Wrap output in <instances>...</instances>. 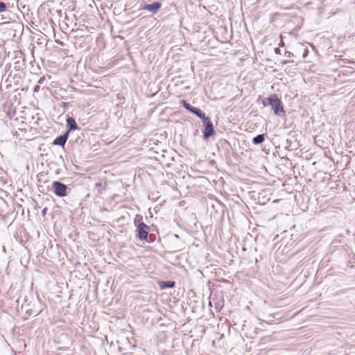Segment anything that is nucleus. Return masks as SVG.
<instances>
[{
    "mask_svg": "<svg viewBox=\"0 0 355 355\" xmlns=\"http://www.w3.org/2000/svg\"><path fill=\"white\" fill-rule=\"evenodd\" d=\"M67 102L59 101L55 104L51 114L57 123L62 124L67 123V115L64 114L66 111Z\"/></svg>",
    "mask_w": 355,
    "mask_h": 355,
    "instance_id": "f257e3e1",
    "label": "nucleus"
},
{
    "mask_svg": "<svg viewBox=\"0 0 355 355\" xmlns=\"http://www.w3.org/2000/svg\"><path fill=\"white\" fill-rule=\"evenodd\" d=\"M268 105L271 107L275 115L279 116H285L286 112L280 98H278L277 94L270 95L268 98Z\"/></svg>",
    "mask_w": 355,
    "mask_h": 355,
    "instance_id": "f03ea898",
    "label": "nucleus"
},
{
    "mask_svg": "<svg viewBox=\"0 0 355 355\" xmlns=\"http://www.w3.org/2000/svg\"><path fill=\"white\" fill-rule=\"evenodd\" d=\"M52 189L54 193L59 197L67 196V186L59 181L53 182Z\"/></svg>",
    "mask_w": 355,
    "mask_h": 355,
    "instance_id": "7ed1b4c3",
    "label": "nucleus"
},
{
    "mask_svg": "<svg viewBox=\"0 0 355 355\" xmlns=\"http://www.w3.org/2000/svg\"><path fill=\"white\" fill-rule=\"evenodd\" d=\"M181 104L183 105V107L185 109H187V110L190 111L191 112L195 114L199 118H200L202 120V121L208 118L205 116V114L203 113L200 109L191 106L190 104L187 103L186 101L182 100L181 101Z\"/></svg>",
    "mask_w": 355,
    "mask_h": 355,
    "instance_id": "20e7f679",
    "label": "nucleus"
},
{
    "mask_svg": "<svg viewBox=\"0 0 355 355\" xmlns=\"http://www.w3.org/2000/svg\"><path fill=\"white\" fill-rule=\"evenodd\" d=\"M203 124L205 126V129L203 130V136L205 138L207 139L211 136H213L215 134L214 125L212 124V122L209 119V118H207L205 121H203Z\"/></svg>",
    "mask_w": 355,
    "mask_h": 355,
    "instance_id": "39448f33",
    "label": "nucleus"
},
{
    "mask_svg": "<svg viewBox=\"0 0 355 355\" xmlns=\"http://www.w3.org/2000/svg\"><path fill=\"white\" fill-rule=\"evenodd\" d=\"M149 227L144 223H141L137 227V236L140 240H146L148 238Z\"/></svg>",
    "mask_w": 355,
    "mask_h": 355,
    "instance_id": "423d86ee",
    "label": "nucleus"
},
{
    "mask_svg": "<svg viewBox=\"0 0 355 355\" xmlns=\"http://www.w3.org/2000/svg\"><path fill=\"white\" fill-rule=\"evenodd\" d=\"M67 142V130H65L61 135L57 137L53 141V145L64 146Z\"/></svg>",
    "mask_w": 355,
    "mask_h": 355,
    "instance_id": "0eeeda50",
    "label": "nucleus"
},
{
    "mask_svg": "<svg viewBox=\"0 0 355 355\" xmlns=\"http://www.w3.org/2000/svg\"><path fill=\"white\" fill-rule=\"evenodd\" d=\"M161 6H162L161 3L155 2L152 4L146 5L144 7V9L150 11V12H153V13H156L159 10V9L161 8Z\"/></svg>",
    "mask_w": 355,
    "mask_h": 355,
    "instance_id": "6e6552de",
    "label": "nucleus"
},
{
    "mask_svg": "<svg viewBox=\"0 0 355 355\" xmlns=\"http://www.w3.org/2000/svg\"><path fill=\"white\" fill-rule=\"evenodd\" d=\"M57 12L60 17H63L62 24H60V28L62 30V28H64V26H67V23L64 22V21L67 19V9L64 8L63 10H58Z\"/></svg>",
    "mask_w": 355,
    "mask_h": 355,
    "instance_id": "1a4fd4ad",
    "label": "nucleus"
},
{
    "mask_svg": "<svg viewBox=\"0 0 355 355\" xmlns=\"http://www.w3.org/2000/svg\"><path fill=\"white\" fill-rule=\"evenodd\" d=\"M175 282L173 281H162L159 282V285L161 289L166 288H173L175 286Z\"/></svg>",
    "mask_w": 355,
    "mask_h": 355,
    "instance_id": "9d476101",
    "label": "nucleus"
},
{
    "mask_svg": "<svg viewBox=\"0 0 355 355\" xmlns=\"http://www.w3.org/2000/svg\"><path fill=\"white\" fill-rule=\"evenodd\" d=\"M68 132L71 130H76L77 129V125L75 121V120L72 118H68Z\"/></svg>",
    "mask_w": 355,
    "mask_h": 355,
    "instance_id": "9b49d317",
    "label": "nucleus"
},
{
    "mask_svg": "<svg viewBox=\"0 0 355 355\" xmlns=\"http://www.w3.org/2000/svg\"><path fill=\"white\" fill-rule=\"evenodd\" d=\"M265 139L264 135H259L257 137H254L252 139L253 144H259L262 143Z\"/></svg>",
    "mask_w": 355,
    "mask_h": 355,
    "instance_id": "f8f14e48",
    "label": "nucleus"
},
{
    "mask_svg": "<svg viewBox=\"0 0 355 355\" xmlns=\"http://www.w3.org/2000/svg\"><path fill=\"white\" fill-rule=\"evenodd\" d=\"M8 8L6 3L0 1V13L5 12Z\"/></svg>",
    "mask_w": 355,
    "mask_h": 355,
    "instance_id": "ddd939ff",
    "label": "nucleus"
},
{
    "mask_svg": "<svg viewBox=\"0 0 355 355\" xmlns=\"http://www.w3.org/2000/svg\"><path fill=\"white\" fill-rule=\"evenodd\" d=\"M289 62H293V61H291V60H283V61L282 62V64H286L289 63Z\"/></svg>",
    "mask_w": 355,
    "mask_h": 355,
    "instance_id": "4468645a",
    "label": "nucleus"
},
{
    "mask_svg": "<svg viewBox=\"0 0 355 355\" xmlns=\"http://www.w3.org/2000/svg\"><path fill=\"white\" fill-rule=\"evenodd\" d=\"M55 42L60 44L62 46H64L63 42H58V40H55Z\"/></svg>",
    "mask_w": 355,
    "mask_h": 355,
    "instance_id": "2eb2a0df",
    "label": "nucleus"
},
{
    "mask_svg": "<svg viewBox=\"0 0 355 355\" xmlns=\"http://www.w3.org/2000/svg\"><path fill=\"white\" fill-rule=\"evenodd\" d=\"M65 336H66V334H60V337H61V336L64 337Z\"/></svg>",
    "mask_w": 355,
    "mask_h": 355,
    "instance_id": "dca6fc26",
    "label": "nucleus"
}]
</instances>
